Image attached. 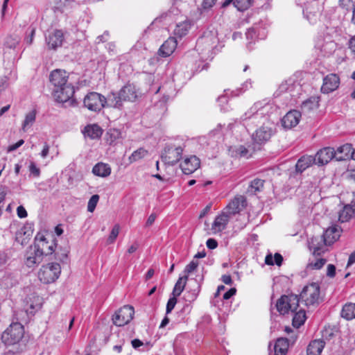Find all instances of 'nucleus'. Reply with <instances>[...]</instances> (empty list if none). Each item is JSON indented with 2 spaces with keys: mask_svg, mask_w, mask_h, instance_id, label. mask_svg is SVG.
<instances>
[{
  "mask_svg": "<svg viewBox=\"0 0 355 355\" xmlns=\"http://www.w3.org/2000/svg\"><path fill=\"white\" fill-rule=\"evenodd\" d=\"M187 280L188 277L187 275L180 277L175 284V286L172 292V295H174L175 297L180 296L186 286Z\"/></svg>",
  "mask_w": 355,
  "mask_h": 355,
  "instance_id": "obj_37",
  "label": "nucleus"
},
{
  "mask_svg": "<svg viewBox=\"0 0 355 355\" xmlns=\"http://www.w3.org/2000/svg\"><path fill=\"white\" fill-rule=\"evenodd\" d=\"M32 234L31 227L26 225L16 232L15 241L20 245H25L28 243Z\"/></svg>",
  "mask_w": 355,
  "mask_h": 355,
  "instance_id": "obj_22",
  "label": "nucleus"
},
{
  "mask_svg": "<svg viewBox=\"0 0 355 355\" xmlns=\"http://www.w3.org/2000/svg\"><path fill=\"white\" fill-rule=\"evenodd\" d=\"M353 148L352 144H345L338 148L336 151V159L343 161L352 158Z\"/></svg>",
  "mask_w": 355,
  "mask_h": 355,
  "instance_id": "obj_25",
  "label": "nucleus"
},
{
  "mask_svg": "<svg viewBox=\"0 0 355 355\" xmlns=\"http://www.w3.org/2000/svg\"><path fill=\"white\" fill-rule=\"evenodd\" d=\"M178 42L174 37L168 38L159 47L157 54L163 58L170 56L175 50Z\"/></svg>",
  "mask_w": 355,
  "mask_h": 355,
  "instance_id": "obj_20",
  "label": "nucleus"
},
{
  "mask_svg": "<svg viewBox=\"0 0 355 355\" xmlns=\"http://www.w3.org/2000/svg\"><path fill=\"white\" fill-rule=\"evenodd\" d=\"M200 166V161L198 157L191 155L187 157L181 164L180 168L183 173L190 175L195 172Z\"/></svg>",
  "mask_w": 355,
  "mask_h": 355,
  "instance_id": "obj_17",
  "label": "nucleus"
},
{
  "mask_svg": "<svg viewBox=\"0 0 355 355\" xmlns=\"http://www.w3.org/2000/svg\"><path fill=\"white\" fill-rule=\"evenodd\" d=\"M107 135L110 137V142L114 141L117 138L119 137L121 132L117 129H110L107 132Z\"/></svg>",
  "mask_w": 355,
  "mask_h": 355,
  "instance_id": "obj_56",
  "label": "nucleus"
},
{
  "mask_svg": "<svg viewBox=\"0 0 355 355\" xmlns=\"http://www.w3.org/2000/svg\"><path fill=\"white\" fill-rule=\"evenodd\" d=\"M232 217V216L228 214L227 211L223 210L221 214L215 218L212 224V229L217 232L224 230Z\"/></svg>",
  "mask_w": 355,
  "mask_h": 355,
  "instance_id": "obj_23",
  "label": "nucleus"
},
{
  "mask_svg": "<svg viewBox=\"0 0 355 355\" xmlns=\"http://www.w3.org/2000/svg\"><path fill=\"white\" fill-rule=\"evenodd\" d=\"M288 348V340L285 338H279L276 340L274 346L275 355H284Z\"/></svg>",
  "mask_w": 355,
  "mask_h": 355,
  "instance_id": "obj_35",
  "label": "nucleus"
},
{
  "mask_svg": "<svg viewBox=\"0 0 355 355\" xmlns=\"http://www.w3.org/2000/svg\"><path fill=\"white\" fill-rule=\"evenodd\" d=\"M198 264L199 263L197 260H192L189 264H187L185 266L184 269V275H187L189 277V275L197 269Z\"/></svg>",
  "mask_w": 355,
  "mask_h": 355,
  "instance_id": "obj_50",
  "label": "nucleus"
},
{
  "mask_svg": "<svg viewBox=\"0 0 355 355\" xmlns=\"http://www.w3.org/2000/svg\"><path fill=\"white\" fill-rule=\"evenodd\" d=\"M295 87V85L294 84V82L292 80H288L283 82L279 86L278 90L280 93L291 92L293 90Z\"/></svg>",
  "mask_w": 355,
  "mask_h": 355,
  "instance_id": "obj_46",
  "label": "nucleus"
},
{
  "mask_svg": "<svg viewBox=\"0 0 355 355\" xmlns=\"http://www.w3.org/2000/svg\"><path fill=\"white\" fill-rule=\"evenodd\" d=\"M300 297L306 306L318 304L320 300V286L318 284L312 283L304 286Z\"/></svg>",
  "mask_w": 355,
  "mask_h": 355,
  "instance_id": "obj_6",
  "label": "nucleus"
},
{
  "mask_svg": "<svg viewBox=\"0 0 355 355\" xmlns=\"http://www.w3.org/2000/svg\"><path fill=\"white\" fill-rule=\"evenodd\" d=\"M190 28L191 24L189 21L185 20L176 24L175 28L173 31V34L176 37L182 38L188 33Z\"/></svg>",
  "mask_w": 355,
  "mask_h": 355,
  "instance_id": "obj_34",
  "label": "nucleus"
},
{
  "mask_svg": "<svg viewBox=\"0 0 355 355\" xmlns=\"http://www.w3.org/2000/svg\"><path fill=\"white\" fill-rule=\"evenodd\" d=\"M44 255L42 252L33 245L28 248L25 254V264L32 268L39 264L43 260Z\"/></svg>",
  "mask_w": 355,
  "mask_h": 355,
  "instance_id": "obj_11",
  "label": "nucleus"
},
{
  "mask_svg": "<svg viewBox=\"0 0 355 355\" xmlns=\"http://www.w3.org/2000/svg\"><path fill=\"white\" fill-rule=\"evenodd\" d=\"M339 5L343 8L349 9L355 6V0H339Z\"/></svg>",
  "mask_w": 355,
  "mask_h": 355,
  "instance_id": "obj_55",
  "label": "nucleus"
},
{
  "mask_svg": "<svg viewBox=\"0 0 355 355\" xmlns=\"http://www.w3.org/2000/svg\"><path fill=\"white\" fill-rule=\"evenodd\" d=\"M84 107L92 112H100L105 107V97L96 92H89L83 99Z\"/></svg>",
  "mask_w": 355,
  "mask_h": 355,
  "instance_id": "obj_5",
  "label": "nucleus"
},
{
  "mask_svg": "<svg viewBox=\"0 0 355 355\" xmlns=\"http://www.w3.org/2000/svg\"><path fill=\"white\" fill-rule=\"evenodd\" d=\"M313 158L315 164L322 166L329 163L333 158L336 159V151L334 148L325 147L318 150Z\"/></svg>",
  "mask_w": 355,
  "mask_h": 355,
  "instance_id": "obj_12",
  "label": "nucleus"
},
{
  "mask_svg": "<svg viewBox=\"0 0 355 355\" xmlns=\"http://www.w3.org/2000/svg\"><path fill=\"white\" fill-rule=\"evenodd\" d=\"M42 303L43 299L35 293L31 294L26 298V305L29 306L31 313L39 310L42 307Z\"/></svg>",
  "mask_w": 355,
  "mask_h": 355,
  "instance_id": "obj_28",
  "label": "nucleus"
},
{
  "mask_svg": "<svg viewBox=\"0 0 355 355\" xmlns=\"http://www.w3.org/2000/svg\"><path fill=\"white\" fill-rule=\"evenodd\" d=\"M313 164H315V159L311 155L301 157L296 163L295 170L297 173H302Z\"/></svg>",
  "mask_w": 355,
  "mask_h": 355,
  "instance_id": "obj_26",
  "label": "nucleus"
},
{
  "mask_svg": "<svg viewBox=\"0 0 355 355\" xmlns=\"http://www.w3.org/2000/svg\"><path fill=\"white\" fill-rule=\"evenodd\" d=\"M236 152L241 157H245L248 153V150L245 146H240L238 148Z\"/></svg>",
  "mask_w": 355,
  "mask_h": 355,
  "instance_id": "obj_63",
  "label": "nucleus"
},
{
  "mask_svg": "<svg viewBox=\"0 0 355 355\" xmlns=\"http://www.w3.org/2000/svg\"><path fill=\"white\" fill-rule=\"evenodd\" d=\"M304 14L306 15L307 19L311 23H314V22L316 21L317 17H318V13L316 12H314L312 13L309 10V8H306V9L304 10Z\"/></svg>",
  "mask_w": 355,
  "mask_h": 355,
  "instance_id": "obj_54",
  "label": "nucleus"
},
{
  "mask_svg": "<svg viewBox=\"0 0 355 355\" xmlns=\"http://www.w3.org/2000/svg\"><path fill=\"white\" fill-rule=\"evenodd\" d=\"M119 93L123 101H134L137 97L135 88L131 85L122 87Z\"/></svg>",
  "mask_w": 355,
  "mask_h": 355,
  "instance_id": "obj_29",
  "label": "nucleus"
},
{
  "mask_svg": "<svg viewBox=\"0 0 355 355\" xmlns=\"http://www.w3.org/2000/svg\"><path fill=\"white\" fill-rule=\"evenodd\" d=\"M61 273V267L58 263H49L42 265L37 272L40 281L44 284H51L58 279Z\"/></svg>",
  "mask_w": 355,
  "mask_h": 355,
  "instance_id": "obj_3",
  "label": "nucleus"
},
{
  "mask_svg": "<svg viewBox=\"0 0 355 355\" xmlns=\"http://www.w3.org/2000/svg\"><path fill=\"white\" fill-rule=\"evenodd\" d=\"M236 290L235 288H232L227 292H225L223 295V299L224 300H229L231 298L233 295L236 294Z\"/></svg>",
  "mask_w": 355,
  "mask_h": 355,
  "instance_id": "obj_62",
  "label": "nucleus"
},
{
  "mask_svg": "<svg viewBox=\"0 0 355 355\" xmlns=\"http://www.w3.org/2000/svg\"><path fill=\"white\" fill-rule=\"evenodd\" d=\"M216 43V38L211 35H204L202 37L198 39L196 48L197 51L202 52L211 51Z\"/></svg>",
  "mask_w": 355,
  "mask_h": 355,
  "instance_id": "obj_16",
  "label": "nucleus"
},
{
  "mask_svg": "<svg viewBox=\"0 0 355 355\" xmlns=\"http://www.w3.org/2000/svg\"><path fill=\"white\" fill-rule=\"evenodd\" d=\"M283 262V257L279 253H275L274 257L271 254H268L265 258V263L268 266H273L275 263L280 266Z\"/></svg>",
  "mask_w": 355,
  "mask_h": 355,
  "instance_id": "obj_40",
  "label": "nucleus"
},
{
  "mask_svg": "<svg viewBox=\"0 0 355 355\" xmlns=\"http://www.w3.org/2000/svg\"><path fill=\"white\" fill-rule=\"evenodd\" d=\"M327 263V259L324 258H317L315 261H310L306 266V270H319Z\"/></svg>",
  "mask_w": 355,
  "mask_h": 355,
  "instance_id": "obj_43",
  "label": "nucleus"
},
{
  "mask_svg": "<svg viewBox=\"0 0 355 355\" xmlns=\"http://www.w3.org/2000/svg\"><path fill=\"white\" fill-rule=\"evenodd\" d=\"M20 41V37L18 35H9L4 42V46L8 49H15Z\"/></svg>",
  "mask_w": 355,
  "mask_h": 355,
  "instance_id": "obj_44",
  "label": "nucleus"
},
{
  "mask_svg": "<svg viewBox=\"0 0 355 355\" xmlns=\"http://www.w3.org/2000/svg\"><path fill=\"white\" fill-rule=\"evenodd\" d=\"M74 93L75 89L71 83L64 85L59 89H53V96L59 103L69 101L72 98Z\"/></svg>",
  "mask_w": 355,
  "mask_h": 355,
  "instance_id": "obj_10",
  "label": "nucleus"
},
{
  "mask_svg": "<svg viewBox=\"0 0 355 355\" xmlns=\"http://www.w3.org/2000/svg\"><path fill=\"white\" fill-rule=\"evenodd\" d=\"M85 136L92 139H98L103 134L101 128L97 124L88 125L85 128L83 132Z\"/></svg>",
  "mask_w": 355,
  "mask_h": 355,
  "instance_id": "obj_31",
  "label": "nucleus"
},
{
  "mask_svg": "<svg viewBox=\"0 0 355 355\" xmlns=\"http://www.w3.org/2000/svg\"><path fill=\"white\" fill-rule=\"evenodd\" d=\"M246 206V199L243 196H237L224 209L230 216L239 213Z\"/></svg>",
  "mask_w": 355,
  "mask_h": 355,
  "instance_id": "obj_14",
  "label": "nucleus"
},
{
  "mask_svg": "<svg viewBox=\"0 0 355 355\" xmlns=\"http://www.w3.org/2000/svg\"><path fill=\"white\" fill-rule=\"evenodd\" d=\"M206 244H207V248L211 250L215 249L218 246L217 241L214 239H209L207 241Z\"/></svg>",
  "mask_w": 355,
  "mask_h": 355,
  "instance_id": "obj_61",
  "label": "nucleus"
},
{
  "mask_svg": "<svg viewBox=\"0 0 355 355\" xmlns=\"http://www.w3.org/2000/svg\"><path fill=\"white\" fill-rule=\"evenodd\" d=\"M29 171L31 174H33L35 177H38L40 173V169L36 166L34 162H31L29 166Z\"/></svg>",
  "mask_w": 355,
  "mask_h": 355,
  "instance_id": "obj_58",
  "label": "nucleus"
},
{
  "mask_svg": "<svg viewBox=\"0 0 355 355\" xmlns=\"http://www.w3.org/2000/svg\"><path fill=\"white\" fill-rule=\"evenodd\" d=\"M340 236V227L335 225L327 228L323 235L322 240L325 245H331L334 243Z\"/></svg>",
  "mask_w": 355,
  "mask_h": 355,
  "instance_id": "obj_21",
  "label": "nucleus"
},
{
  "mask_svg": "<svg viewBox=\"0 0 355 355\" xmlns=\"http://www.w3.org/2000/svg\"><path fill=\"white\" fill-rule=\"evenodd\" d=\"M265 181L259 178H255L250 182L247 192L249 194L254 195L262 191Z\"/></svg>",
  "mask_w": 355,
  "mask_h": 355,
  "instance_id": "obj_36",
  "label": "nucleus"
},
{
  "mask_svg": "<svg viewBox=\"0 0 355 355\" xmlns=\"http://www.w3.org/2000/svg\"><path fill=\"white\" fill-rule=\"evenodd\" d=\"M254 0H235L234 7L239 11L248 10L252 6Z\"/></svg>",
  "mask_w": 355,
  "mask_h": 355,
  "instance_id": "obj_45",
  "label": "nucleus"
},
{
  "mask_svg": "<svg viewBox=\"0 0 355 355\" xmlns=\"http://www.w3.org/2000/svg\"><path fill=\"white\" fill-rule=\"evenodd\" d=\"M17 214L19 218H24L28 216L27 211L25 208L20 205L17 208Z\"/></svg>",
  "mask_w": 355,
  "mask_h": 355,
  "instance_id": "obj_59",
  "label": "nucleus"
},
{
  "mask_svg": "<svg viewBox=\"0 0 355 355\" xmlns=\"http://www.w3.org/2000/svg\"><path fill=\"white\" fill-rule=\"evenodd\" d=\"M36 112L32 110L26 114L25 119L23 122V130H26V127L32 125L35 121Z\"/></svg>",
  "mask_w": 355,
  "mask_h": 355,
  "instance_id": "obj_47",
  "label": "nucleus"
},
{
  "mask_svg": "<svg viewBox=\"0 0 355 355\" xmlns=\"http://www.w3.org/2000/svg\"><path fill=\"white\" fill-rule=\"evenodd\" d=\"M92 173L96 176L105 178L110 175L111 168L107 164L100 162L93 167Z\"/></svg>",
  "mask_w": 355,
  "mask_h": 355,
  "instance_id": "obj_32",
  "label": "nucleus"
},
{
  "mask_svg": "<svg viewBox=\"0 0 355 355\" xmlns=\"http://www.w3.org/2000/svg\"><path fill=\"white\" fill-rule=\"evenodd\" d=\"M64 40V33L61 30H54L46 35V42L49 49L55 50L62 46Z\"/></svg>",
  "mask_w": 355,
  "mask_h": 355,
  "instance_id": "obj_13",
  "label": "nucleus"
},
{
  "mask_svg": "<svg viewBox=\"0 0 355 355\" xmlns=\"http://www.w3.org/2000/svg\"><path fill=\"white\" fill-rule=\"evenodd\" d=\"M354 210L352 206L345 205L338 213V220L341 223L348 221L354 215Z\"/></svg>",
  "mask_w": 355,
  "mask_h": 355,
  "instance_id": "obj_38",
  "label": "nucleus"
},
{
  "mask_svg": "<svg viewBox=\"0 0 355 355\" xmlns=\"http://www.w3.org/2000/svg\"><path fill=\"white\" fill-rule=\"evenodd\" d=\"M24 334V327L19 322H13L3 332L1 340L7 346H15L19 344Z\"/></svg>",
  "mask_w": 355,
  "mask_h": 355,
  "instance_id": "obj_2",
  "label": "nucleus"
},
{
  "mask_svg": "<svg viewBox=\"0 0 355 355\" xmlns=\"http://www.w3.org/2000/svg\"><path fill=\"white\" fill-rule=\"evenodd\" d=\"M119 230H120V226L118 224H116L113 227V228L110 232V234L107 239L108 243H112L116 240V237L119 235Z\"/></svg>",
  "mask_w": 355,
  "mask_h": 355,
  "instance_id": "obj_52",
  "label": "nucleus"
},
{
  "mask_svg": "<svg viewBox=\"0 0 355 355\" xmlns=\"http://www.w3.org/2000/svg\"><path fill=\"white\" fill-rule=\"evenodd\" d=\"M338 331L336 328L325 327L322 331V340L330 341L336 336Z\"/></svg>",
  "mask_w": 355,
  "mask_h": 355,
  "instance_id": "obj_42",
  "label": "nucleus"
},
{
  "mask_svg": "<svg viewBox=\"0 0 355 355\" xmlns=\"http://www.w3.org/2000/svg\"><path fill=\"white\" fill-rule=\"evenodd\" d=\"M177 297H175L173 295V297H170L168 300V302L166 304V314L170 313L172 310L174 309L178 300Z\"/></svg>",
  "mask_w": 355,
  "mask_h": 355,
  "instance_id": "obj_53",
  "label": "nucleus"
},
{
  "mask_svg": "<svg viewBox=\"0 0 355 355\" xmlns=\"http://www.w3.org/2000/svg\"><path fill=\"white\" fill-rule=\"evenodd\" d=\"M315 239H311V241L309 242V248L310 250H313V254L314 256H320L322 253H324L325 251V247L324 246H316L315 244Z\"/></svg>",
  "mask_w": 355,
  "mask_h": 355,
  "instance_id": "obj_49",
  "label": "nucleus"
},
{
  "mask_svg": "<svg viewBox=\"0 0 355 355\" xmlns=\"http://www.w3.org/2000/svg\"><path fill=\"white\" fill-rule=\"evenodd\" d=\"M246 37L248 40H253L257 35V29L255 27L248 28L246 33Z\"/></svg>",
  "mask_w": 355,
  "mask_h": 355,
  "instance_id": "obj_57",
  "label": "nucleus"
},
{
  "mask_svg": "<svg viewBox=\"0 0 355 355\" xmlns=\"http://www.w3.org/2000/svg\"><path fill=\"white\" fill-rule=\"evenodd\" d=\"M302 114L300 111L293 110L286 113L282 119L284 128L291 129L295 127L300 122Z\"/></svg>",
  "mask_w": 355,
  "mask_h": 355,
  "instance_id": "obj_19",
  "label": "nucleus"
},
{
  "mask_svg": "<svg viewBox=\"0 0 355 355\" xmlns=\"http://www.w3.org/2000/svg\"><path fill=\"white\" fill-rule=\"evenodd\" d=\"M340 78L336 73H329L323 78L321 92L329 94L335 91L339 86Z\"/></svg>",
  "mask_w": 355,
  "mask_h": 355,
  "instance_id": "obj_15",
  "label": "nucleus"
},
{
  "mask_svg": "<svg viewBox=\"0 0 355 355\" xmlns=\"http://www.w3.org/2000/svg\"><path fill=\"white\" fill-rule=\"evenodd\" d=\"M324 341L320 339L311 341L306 349L307 355H320L324 347Z\"/></svg>",
  "mask_w": 355,
  "mask_h": 355,
  "instance_id": "obj_27",
  "label": "nucleus"
},
{
  "mask_svg": "<svg viewBox=\"0 0 355 355\" xmlns=\"http://www.w3.org/2000/svg\"><path fill=\"white\" fill-rule=\"evenodd\" d=\"M183 148L173 144H167L162 155V160L170 165H174L182 158Z\"/></svg>",
  "mask_w": 355,
  "mask_h": 355,
  "instance_id": "obj_9",
  "label": "nucleus"
},
{
  "mask_svg": "<svg viewBox=\"0 0 355 355\" xmlns=\"http://www.w3.org/2000/svg\"><path fill=\"white\" fill-rule=\"evenodd\" d=\"M148 152L144 148H139L135 150L131 155L129 157L130 162L138 161L139 159L144 157L147 155Z\"/></svg>",
  "mask_w": 355,
  "mask_h": 355,
  "instance_id": "obj_48",
  "label": "nucleus"
},
{
  "mask_svg": "<svg viewBox=\"0 0 355 355\" xmlns=\"http://www.w3.org/2000/svg\"><path fill=\"white\" fill-rule=\"evenodd\" d=\"M272 109V104L268 101H257L240 118L241 123L246 127L255 123L259 119H264L263 125L257 129L252 136V140L257 144H266L276 132L275 124L268 116Z\"/></svg>",
  "mask_w": 355,
  "mask_h": 355,
  "instance_id": "obj_1",
  "label": "nucleus"
},
{
  "mask_svg": "<svg viewBox=\"0 0 355 355\" xmlns=\"http://www.w3.org/2000/svg\"><path fill=\"white\" fill-rule=\"evenodd\" d=\"M134 314L135 310L133 306L125 305L115 312L112 316V321L115 325L123 327L132 320Z\"/></svg>",
  "mask_w": 355,
  "mask_h": 355,
  "instance_id": "obj_8",
  "label": "nucleus"
},
{
  "mask_svg": "<svg viewBox=\"0 0 355 355\" xmlns=\"http://www.w3.org/2000/svg\"><path fill=\"white\" fill-rule=\"evenodd\" d=\"M67 72L60 69H55L50 74V82L53 85V89H59L64 85L69 84L67 81Z\"/></svg>",
  "mask_w": 355,
  "mask_h": 355,
  "instance_id": "obj_18",
  "label": "nucleus"
},
{
  "mask_svg": "<svg viewBox=\"0 0 355 355\" xmlns=\"http://www.w3.org/2000/svg\"><path fill=\"white\" fill-rule=\"evenodd\" d=\"M340 315L346 320L355 319V303L347 302L343 305Z\"/></svg>",
  "mask_w": 355,
  "mask_h": 355,
  "instance_id": "obj_33",
  "label": "nucleus"
},
{
  "mask_svg": "<svg viewBox=\"0 0 355 355\" xmlns=\"http://www.w3.org/2000/svg\"><path fill=\"white\" fill-rule=\"evenodd\" d=\"M327 275L329 277H334L336 275V267L333 264L327 266Z\"/></svg>",
  "mask_w": 355,
  "mask_h": 355,
  "instance_id": "obj_60",
  "label": "nucleus"
},
{
  "mask_svg": "<svg viewBox=\"0 0 355 355\" xmlns=\"http://www.w3.org/2000/svg\"><path fill=\"white\" fill-rule=\"evenodd\" d=\"M295 315L293 318V325L296 328H299L304 324L306 320V313L304 310H300L298 312L295 311Z\"/></svg>",
  "mask_w": 355,
  "mask_h": 355,
  "instance_id": "obj_39",
  "label": "nucleus"
},
{
  "mask_svg": "<svg viewBox=\"0 0 355 355\" xmlns=\"http://www.w3.org/2000/svg\"><path fill=\"white\" fill-rule=\"evenodd\" d=\"M99 196L97 194L93 195L90 199L89 200L87 204V211L89 212H93L95 209L96 205L98 202Z\"/></svg>",
  "mask_w": 355,
  "mask_h": 355,
  "instance_id": "obj_51",
  "label": "nucleus"
},
{
  "mask_svg": "<svg viewBox=\"0 0 355 355\" xmlns=\"http://www.w3.org/2000/svg\"><path fill=\"white\" fill-rule=\"evenodd\" d=\"M320 97L311 96L304 101L301 105V110L304 114H309L312 111L317 110L319 107Z\"/></svg>",
  "mask_w": 355,
  "mask_h": 355,
  "instance_id": "obj_24",
  "label": "nucleus"
},
{
  "mask_svg": "<svg viewBox=\"0 0 355 355\" xmlns=\"http://www.w3.org/2000/svg\"><path fill=\"white\" fill-rule=\"evenodd\" d=\"M195 283V286L193 289L188 291L187 294H185V298L187 301L191 302L196 299L200 290V284L197 282L196 279H193Z\"/></svg>",
  "mask_w": 355,
  "mask_h": 355,
  "instance_id": "obj_41",
  "label": "nucleus"
},
{
  "mask_svg": "<svg viewBox=\"0 0 355 355\" xmlns=\"http://www.w3.org/2000/svg\"><path fill=\"white\" fill-rule=\"evenodd\" d=\"M51 240L41 233H37L35 237L34 246L42 252L44 256H48L55 252V239L50 236Z\"/></svg>",
  "mask_w": 355,
  "mask_h": 355,
  "instance_id": "obj_7",
  "label": "nucleus"
},
{
  "mask_svg": "<svg viewBox=\"0 0 355 355\" xmlns=\"http://www.w3.org/2000/svg\"><path fill=\"white\" fill-rule=\"evenodd\" d=\"M105 106L114 108H121L123 102L119 92L118 93H110L107 97H105Z\"/></svg>",
  "mask_w": 355,
  "mask_h": 355,
  "instance_id": "obj_30",
  "label": "nucleus"
},
{
  "mask_svg": "<svg viewBox=\"0 0 355 355\" xmlns=\"http://www.w3.org/2000/svg\"><path fill=\"white\" fill-rule=\"evenodd\" d=\"M349 48L351 51L355 55V35L353 36L349 41Z\"/></svg>",
  "mask_w": 355,
  "mask_h": 355,
  "instance_id": "obj_64",
  "label": "nucleus"
},
{
  "mask_svg": "<svg viewBox=\"0 0 355 355\" xmlns=\"http://www.w3.org/2000/svg\"><path fill=\"white\" fill-rule=\"evenodd\" d=\"M300 299L297 295H282L277 302L276 307L280 314L295 312L299 306Z\"/></svg>",
  "mask_w": 355,
  "mask_h": 355,
  "instance_id": "obj_4",
  "label": "nucleus"
}]
</instances>
